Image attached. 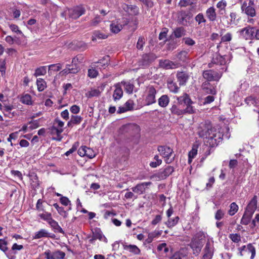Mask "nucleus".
<instances>
[{
	"instance_id": "nucleus-8",
	"label": "nucleus",
	"mask_w": 259,
	"mask_h": 259,
	"mask_svg": "<svg viewBox=\"0 0 259 259\" xmlns=\"http://www.w3.org/2000/svg\"><path fill=\"white\" fill-rule=\"evenodd\" d=\"M44 254L46 259H63L65 255V252L62 251L56 250L52 252L49 249L45 251Z\"/></svg>"
},
{
	"instance_id": "nucleus-60",
	"label": "nucleus",
	"mask_w": 259,
	"mask_h": 259,
	"mask_svg": "<svg viewBox=\"0 0 259 259\" xmlns=\"http://www.w3.org/2000/svg\"><path fill=\"white\" fill-rule=\"evenodd\" d=\"M98 75V71L95 69H89L88 70V75L91 78H95Z\"/></svg>"
},
{
	"instance_id": "nucleus-32",
	"label": "nucleus",
	"mask_w": 259,
	"mask_h": 259,
	"mask_svg": "<svg viewBox=\"0 0 259 259\" xmlns=\"http://www.w3.org/2000/svg\"><path fill=\"white\" fill-rule=\"evenodd\" d=\"M124 87V90L128 94H132L133 92L134 85L130 82L122 81L121 82Z\"/></svg>"
},
{
	"instance_id": "nucleus-9",
	"label": "nucleus",
	"mask_w": 259,
	"mask_h": 259,
	"mask_svg": "<svg viewBox=\"0 0 259 259\" xmlns=\"http://www.w3.org/2000/svg\"><path fill=\"white\" fill-rule=\"evenodd\" d=\"M203 76L208 81H218L222 77V73H219L213 70H206L203 72Z\"/></svg>"
},
{
	"instance_id": "nucleus-36",
	"label": "nucleus",
	"mask_w": 259,
	"mask_h": 259,
	"mask_svg": "<svg viewBox=\"0 0 259 259\" xmlns=\"http://www.w3.org/2000/svg\"><path fill=\"white\" fill-rule=\"evenodd\" d=\"M20 102L27 105H32V101L30 95L26 94L22 96L20 98Z\"/></svg>"
},
{
	"instance_id": "nucleus-26",
	"label": "nucleus",
	"mask_w": 259,
	"mask_h": 259,
	"mask_svg": "<svg viewBox=\"0 0 259 259\" xmlns=\"http://www.w3.org/2000/svg\"><path fill=\"white\" fill-rule=\"evenodd\" d=\"M123 248L135 254H139L140 253V249L135 245H124Z\"/></svg>"
},
{
	"instance_id": "nucleus-53",
	"label": "nucleus",
	"mask_w": 259,
	"mask_h": 259,
	"mask_svg": "<svg viewBox=\"0 0 259 259\" xmlns=\"http://www.w3.org/2000/svg\"><path fill=\"white\" fill-rule=\"evenodd\" d=\"M229 238L232 241L235 243H238L241 241L240 235L238 234H231L229 235Z\"/></svg>"
},
{
	"instance_id": "nucleus-10",
	"label": "nucleus",
	"mask_w": 259,
	"mask_h": 259,
	"mask_svg": "<svg viewBox=\"0 0 259 259\" xmlns=\"http://www.w3.org/2000/svg\"><path fill=\"white\" fill-rule=\"evenodd\" d=\"M241 10L242 13L249 17L253 18L256 16V11L254 7L247 6L246 2H244L241 5Z\"/></svg>"
},
{
	"instance_id": "nucleus-13",
	"label": "nucleus",
	"mask_w": 259,
	"mask_h": 259,
	"mask_svg": "<svg viewBox=\"0 0 259 259\" xmlns=\"http://www.w3.org/2000/svg\"><path fill=\"white\" fill-rule=\"evenodd\" d=\"M109 57L106 56L103 59L100 60L98 62H94L92 65L95 68H97L100 69H105L108 65Z\"/></svg>"
},
{
	"instance_id": "nucleus-40",
	"label": "nucleus",
	"mask_w": 259,
	"mask_h": 259,
	"mask_svg": "<svg viewBox=\"0 0 259 259\" xmlns=\"http://www.w3.org/2000/svg\"><path fill=\"white\" fill-rule=\"evenodd\" d=\"M238 210V206L235 202H232L230 205V209L228 213L230 215H234Z\"/></svg>"
},
{
	"instance_id": "nucleus-58",
	"label": "nucleus",
	"mask_w": 259,
	"mask_h": 259,
	"mask_svg": "<svg viewBox=\"0 0 259 259\" xmlns=\"http://www.w3.org/2000/svg\"><path fill=\"white\" fill-rule=\"evenodd\" d=\"M224 211L221 209H219L215 214V219L217 220H220L224 218Z\"/></svg>"
},
{
	"instance_id": "nucleus-34",
	"label": "nucleus",
	"mask_w": 259,
	"mask_h": 259,
	"mask_svg": "<svg viewBox=\"0 0 259 259\" xmlns=\"http://www.w3.org/2000/svg\"><path fill=\"white\" fill-rule=\"evenodd\" d=\"M38 216L41 219H42L44 221H47L48 222L52 219V215L51 213L47 212L46 211L38 213Z\"/></svg>"
},
{
	"instance_id": "nucleus-38",
	"label": "nucleus",
	"mask_w": 259,
	"mask_h": 259,
	"mask_svg": "<svg viewBox=\"0 0 259 259\" xmlns=\"http://www.w3.org/2000/svg\"><path fill=\"white\" fill-rule=\"evenodd\" d=\"M49 236V233L45 229H41L35 233L34 239H39L42 237H47Z\"/></svg>"
},
{
	"instance_id": "nucleus-2",
	"label": "nucleus",
	"mask_w": 259,
	"mask_h": 259,
	"mask_svg": "<svg viewBox=\"0 0 259 259\" xmlns=\"http://www.w3.org/2000/svg\"><path fill=\"white\" fill-rule=\"evenodd\" d=\"M85 9L82 6H76L72 9H68L62 13V16H64V14H68L69 18L72 19H76L80 16L84 14Z\"/></svg>"
},
{
	"instance_id": "nucleus-51",
	"label": "nucleus",
	"mask_w": 259,
	"mask_h": 259,
	"mask_svg": "<svg viewBox=\"0 0 259 259\" xmlns=\"http://www.w3.org/2000/svg\"><path fill=\"white\" fill-rule=\"evenodd\" d=\"M50 134L52 135H61L63 132V130H59L56 128V126H52L49 128Z\"/></svg>"
},
{
	"instance_id": "nucleus-48",
	"label": "nucleus",
	"mask_w": 259,
	"mask_h": 259,
	"mask_svg": "<svg viewBox=\"0 0 259 259\" xmlns=\"http://www.w3.org/2000/svg\"><path fill=\"white\" fill-rule=\"evenodd\" d=\"M64 125V122L61 121L60 119L56 118L55 119L53 126H56V128L59 130H63V126Z\"/></svg>"
},
{
	"instance_id": "nucleus-44",
	"label": "nucleus",
	"mask_w": 259,
	"mask_h": 259,
	"mask_svg": "<svg viewBox=\"0 0 259 259\" xmlns=\"http://www.w3.org/2000/svg\"><path fill=\"white\" fill-rule=\"evenodd\" d=\"M47 73V68L46 66H42L37 68L35 70L34 75L37 77L40 75H44Z\"/></svg>"
},
{
	"instance_id": "nucleus-52",
	"label": "nucleus",
	"mask_w": 259,
	"mask_h": 259,
	"mask_svg": "<svg viewBox=\"0 0 259 259\" xmlns=\"http://www.w3.org/2000/svg\"><path fill=\"white\" fill-rule=\"evenodd\" d=\"M197 153V149L196 147H193L192 150L189 153V162L190 163L193 159Z\"/></svg>"
},
{
	"instance_id": "nucleus-42",
	"label": "nucleus",
	"mask_w": 259,
	"mask_h": 259,
	"mask_svg": "<svg viewBox=\"0 0 259 259\" xmlns=\"http://www.w3.org/2000/svg\"><path fill=\"white\" fill-rule=\"evenodd\" d=\"M188 53L186 51H182L179 52L177 55V58L178 59L182 62H185L187 59Z\"/></svg>"
},
{
	"instance_id": "nucleus-37",
	"label": "nucleus",
	"mask_w": 259,
	"mask_h": 259,
	"mask_svg": "<svg viewBox=\"0 0 259 259\" xmlns=\"http://www.w3.org/2000/svg\"><path fill=\"white\" fill-rule=\"evenodd\" d=\"M107 35L99 31H95L93 35L92 36V40L95 41L97 38L98 39H106Z\"/></svg>"
},
{
	"instance_id": "nucleus-29",
	"label": "nucleus",
	"mask_w": 259,
	"mask_h": 259,
	"mask_svg": "<svg viewBox=\"0 0 259 259\" xmlns=\"http://www.w3.org/2000/svg\"><path fill=\"white\" fill-rule=\"evenodd\" d=\"M156 57L153 54H146L143 55V64H148L155 59Z\"/></svg>"
},
{
	"instance_id": "nucleus-3",
	"label": "nucleus",
	"mask_w": 259,
	"mask_h": 259,
	"mask_svg": "<svg viewBox=\"0 0 259 259\" xmlns=\"http://www.w3.org/2000/svg\"><path fill=\"white\" fill-rule=\"evenodd\" d=\"M158 151L160 154L163 156L166 163H170L174 160L173 150L170 147L165 146H160L158 147Z\"/></svg>"
},
{
	"instance_id": "nucleus-17",
	"label": "nucleus",
	"mask_w": 259,
	"mask_h": 259,
	"mask_svg": "<svg viewBox=\"0 0 259 259\" xmlns=\"http://www.w3.org/2000/svg\"><path fill=\"white\" fill-rule=\"evenodd\" d=\"M206 16L210 21H214L217 18L215 9L213 7L208 8L206 11Z\"/></svg>"
},
{
	"instance_id": "nucleus-61",
	"label": "nucleus",
	"mask_w": 259,
	"mask_h": 259,
	"mask_svg": "<svg viewBox=\"0 0 259 259\" xmlns=\"http://www.w3.org/2000/svg\"><path fill=\"white\" fill-rule=\"evenodd\" d=\"M183 40L186 45L189 46H193L195 44V41L190 37H185Z\"/></svg>"
},
{
	"instance_id": "nucleus-28",
	"label": "nucleus",
	"mask_w": 259,
	"mask_h": 259,
	"mask_svg": "<svg viewBox=\"0 0 259 259\" xmlns=\"http://www.w3.org/2000/svg\"><path fill=\"white\" fill-rule=\"evenodd\" d=\"M227 2L225 1L219 2L217 4V7L219 9V12L220 15H224L226 13V7Z\"/></svg>"
},
{
	"instance_id": "nucleus-12",
	"label": "nucleus",
	"mask_w": 259,
	"mask_h": 259,
	"mask_svg": "<svg viewBox=\"0 0 259 259\" xmlns=\"http://www.w3.org/2000/svg\"><path fill=\"white\" fill-rule=\"evenodd\" d=\"M79 70V66H72V64H67L66 68L62 70L60 73L62 75H66L69 73H77Z\"/></svg>"
},
{
	"instance_id": "nucleus-56",
	"label": "nucleus",
	"mask_w": 259,
	"mask_h": 259,
	"mask_svg": "<svg viewBox=\"0 0 259 259\" xmlns=\"http://www.w3.org/2000/svg\"><path fill=\"white\" fill-rule=\"evenodd\" d=\"M232 34L230 32H228L222 37L221 41L223 42H229L232 40Z\"/></svg>"
},
{
	"instance_id": "nucleus-62",
	"label": "nucleus",
	"mask_w": 259,
	"mask_h": 259,
	"mask_svg": "<svg viewBox=\"0 0 259 259\" xmlns=\"http://www.w3.org/2000/svg\"><path fill=\"white\" fill-rule=\"evenodd\" d=\"M192 103H189L186 104L187 107L184 110L185 113H188L189 114H192L195 112V110L193 109V106L191 105Z\"/></svg>"
},
{
	"instance_id": "nucleus-20",
	"label": "nucleus",
	"mask_w": 259,
	"mask_h": 259,
	"mask_svg": "<svg viewBox=\"0 0 259 259\" xmlns=\"http://www.w3.org/2000/svg\"><path fill=\"white\" fill-rule=\"evenodd\" d=\"M202 88L203 91L207 94L214 95L216 93L215 89L208 82L203 83Z\"/></svg>"
},
{
	"instance_id": "nucleus-46",
	"label": "nucleus",
	"mask_w": 259,
	"mask_h": 259,
	"mask_svg": "<svg viewBox=\"0 0 259 259\" xmlns=\"http://www.w3.org/2000/svg\"><path fill=\"white\" fill-rule=\"evenodd\" d=\"M170 110L172 113L177 115H181L185 113L184 110L179 109L176 105H173Z\"/></svg>"
},
{
	"instance_id": "nucleus-5",
	"label": "nucleus",
	"mask_w": 259,
	"mask_h": 259,
	"mask_svg": "<svg viewBox=\"0 0 259 259\" xmlns=\"http://www.w3.org/2000/svg\"><path fill=\"white\" fill-rule=\"evenodd\" d=\"M174 170L173 167L168 166L162 171L151 176L150 179H155L156 180H164L171 175Z\"/></svg>"
},
{
	"instance_id": "nucleus-19",
	"label": "nucleus",
	"mask_w": 259,
	"mask_h": 259,
	"mask_svg": "<svg viewBox=\"0 0 259 259\" xmlns=\"http://www.w3.org/2000/svg\"><path fill=\"white\" fill-rule=\"evenodd\" d=\"M177 99L180 104L193 103L189 95L186 93H184L182 96L177 97Z\"/></svg>"
},
{
	"instance_id": "nucleus-64",
	"label": "nucleus",
	"mask_w": 259,
	"mask_h": 259,
	"mask_svg": "<svg viewBox=\"0 0 259 259\" xmlns=\"http://www.w3.org/2000/svg\"><path fill=\"white\" fill-rule=\"evenodd\" d=\"M85 156L90 158H93L95 156V154L92 149L87 147L86 149Z\"/></svg>"
},
{
	"instance_id": "nucleus-15",
	"label": "nucleus",
	"mask_w": 259,
	"mask_h": 259,
	"mask_svg": "<svg viewBox=\"0 0 259 259\" xmlns=\"http://www.w3.org/2000/svg\"><path fill=\"white\" fill-rule=\"evenodd\" d=\"M257 197L256 195H254L248 204L245 210L250 212L251 213H254L257 208Z\"/></svg>"
},
{
	"instance_id": "nucleus-30",
	"label": "nucleus",
	"mask_w": 259,
	"mask_h": 259,
	"mask_svg": "<svg viewBox=\"0 0 259 259\" xmlns=\"http://www.w3.org/2000/svg\"><path fill=\"white\" fill-rule=\"evenodd\" d=\"M14 109V107L13 105H9L4 106V111L7 113V115L10 118L14 117L16 114L15 112H12Z\"/></svg>"
},
{
	"instance_id": "nucleus-11",
	"label": "nucleus",
	"mask_w": 259,
	"mask_h": 259,
	"mask_svg": "<svg viewBox=\"0 0 259 259\" xmlns=\"http://www.w3.org/2000/svg\"><path fill=\"white\" fill-rule=\"evenodd\" d=\"M190 246L193 250V253L197 255L201 250L203 243L200 240L193 238L190 243Z\"/></svg>"
},
{
	"instance_id": "nucleus-50",
	"label": "nucleus",
	"mask_w": 259,
	"mask_h": 259,
	"mask_svg": "<svg viewBox=\"0 0 259 259\" xmlns=\"http://www.w3.org/2000/svg\"><path fill=\"white\" fill-rule=\"evenodd\" d=\"M62 68V65L60 63L52 64L49 66V70L58 71Z\"/></svg>"
},
{
	"instance_id": "nucleus-59",
	"label": "nucleus",
	"mask_w": 259,
	"mask_h": 259,
	"mask_svg": "<svg viewBox=\"0 0 259 259\" xmlns=\"http://www.w3.org/2000/svg\"><path fill=\"white\" fill-rule=\"evenodd\" d=\"M124 105L125 106L126 109L128 111L132 110L134 109V103L133 100H128Z\"/></svg>"
},
{
	"instance_id": "nucleus-6",
	"label": "nucleus",
	"mask_w": 259,
	"mask_h": 259,
	"mask_svg": "<svg viewBox=\"0 0 259 259\" xmlns=\"http://www.w3.org/2000/svg\"><path fill=\"white\" fill-rule=\"evenodd\" d=\"M147 95L145 101L147 105H151L156 102L155 95L157 91L153 86H149L147 88Z\"/></svg>"
},
{
	"instance_id": "nucleus-16",
	"label": "nucleus",
	"mask_w": 259,
	"mask_h": 259,
	"mask_svg": "<svg viewBox=\"0 0 259 259\" xmlns=\"http://www.w3.org/2000/svg\"><path fill=\"white\" fill-rule=\"evenodd\" d=\"M204 254L203 255V257L204 259H211L213 254V250L212 247L210 243L208 241L206 244L205 247L204 248Z\"/></svg>"
},
{
	"instance_id": "nucleus-43",
	"label": "nucleus",
	"mask_w": 259,
	"mask_h": 259,
	"mask_svg": "<svg viewBox=\"0 0 259 259\" xmlns=\"http://www.w3.org/2000/svg\"><path fill=\"white\" fill-rule=\"evenodd\" d=\"M45 208L46 207L43 204L42 201L40 199H38L36 205V209L38 211V212L40 213L45 211Z\"/></svg>"
},
{
	"instance_id": "nucleus-14",
	"label": "nucleus",
	"mask_w": 259,
	"mask_h": 259,
	"mask_svg": "<svg viewBox=\"0 0 259 259\" xmlns=\"http://www.w3.org/2000/svg\"><path fill=\"white\" fill-rule=\"evenodd\" d=\"M177 80L179 82L180 85H184L189 79V75L184 71L178 72L177 74Z\"/></svg>"
},
{
	"instance_id": "nucleus-23",
	"label": "nucleus",
	"mask_w": 259,
	"mask_h": 259,
	"mask_svg": "<svg viewBox=\"0 0 259 259\" xmlns=\"http://www.w3.org/2000/svg\"><path fill=\"white\" fill-rule=\"evenodd\" d=\"M241 34L246 39L251 37L254 32L253 28L246 27L241 30Z\"/></svg>"
},
{
	"instance_id": "nucleus-1",
	"label": "nucleus",
	"mask_w": 259,
	"mask_h": 259,
	"mask_svg": "<svg viewBox=\"0 0 259 259\" xmlns=\"http://www.w3.org/2000/svg\"><path fill=\"white\" fill-rule=\"evenodd\" d=\"M199 136L205 139L210 147H214L221 141V134L218 133L215 128L209 123L202 124L198 132Z\"/></svg>"
},
{
	"instance_id": "nucleus-27",
	"label": "nucleus",
	"mask_w": 259,
	"mask_h": 259,
	"mask_svg": "<svg viewBox=\"0 0 259 259\" xmlns=\"http://www.w3.org/2000/svg\"><path fill=\"white\" fill-rule=\"evenodd\" d=\"M186 30L183 27H179L174 30L173 34L176 38H180L186 34Z\"/></svg>"
},
{
	"instance_id": "nucleus-63",
	"label": "nucleus",
	"mask_w": 259,
	"mask_h": 259,
	"mask_svg": "<svg viewBox=\"0 0 259 259\" xmlns=\"http://www.w3.org/2000/svg\"><path fill=\"white\" fill-rule=\"evenodd\" d=\"M93 235L94 236L96 240L99 239L100 240H102L103 237V234L99 230H95V232H93Z\"/></svg>"
},
{
	"instance_id": "nucleus-24",
	"label": "nucleus",
	"mask_w": 259,
	"mask_h": 259,
	"mask_svg": "<svg viewBox=\"0 0 259 259\" xmlns=\"http://www.w3.org/2000/svg\"><path fill=\"white\" fill-rule=\"evenodd\" d=\"M158 103L160 107H166L169 103V98L167 95H163L158 99Z\"/></svg>"
},
{
	"instance_id": "nucleus-21",
	"label": "nucleus",
	"mask_w": 259,
	"mask_h": 259,
	"mask_svg": "<svg viewBox=\"0 0 259 259\" xmlns=\"http://www.w3.org/2000/svg\"><path fill=\"white\" fill-rule=\"evenodd\" d=\"M82 120V118L80 116L72 115L70 121L67 123L69 127H72L74 124H79Z\"/></svg>"
},
{
	"instance_id": "nucleus-22",
	"label": "nucleus",
	"mask_w": 259,
	"mask_h": 259,
	"mask_svg": "<svg viewBox=\"0 0 259 259\" xmlns=\"http://www.w3.org/2000/svg\"><path fill=\"white\" fill-rule=\"evenodd\" d=\"M253 214V213L245 210L241 219V223L244 225H248L250 222Z\"/></svg>"
},
{
	"instance_id": "nucleus-7",
	"label": "nucleus",
	"mask_w": 259,
	"mask_h": 259,
	"mask_svg": "<svg viewBox=\"0 0 259 259\" xmlns=\"http://www.w3.org/2000/svg\"><path fill=\"white\" fill-rule=\"evenodd\" d=\"M152 184L151 182H146L140 183L136 185L135 187L131 188L133 192L138 194H143L144 193L149 187Z\"/></svg>"
},
{
	"instance_id": "nucleus-47",
	"label": "nucleus",
	"mask_w": 259,
	"mask_h": 259,
	"mask_svg": "<svg viewBox=\"0 0 259 259\" xmlns=\"http://www.w3.org/2000/svg\"><path fill=\"white\" fill-rule=\"evenodd\" d=\"M146 42V40L144 37L140 36L139 37L138 42L137 43L136 47L138 50H142L143 46Z\"/></svg>"
},
{
	"instance_id": "nucleus-45",
	"label": "nucleus",
	"mask_w": 259,
	"mask_h": 259,
	"mask_svg": "<svg viewBox=\"0 0 259 259\" xmlns=\"http://www.w3.org/2000/svg\"><path fill=\"white\" fill-rule=\"evenodd\" d=\"M246 251L248 253H251L250 259H253L255 255V247L251 244H248L247 245Z\"/></svg>"
},
{
	"instance_id": "nucleus-35",
	"label": "nucleus",
	"mask_w": 259,
	"mask_h": 259,
	"mask_svg": "<svg viewBox=\"0 0 259 259\" xmlns=\"http://www.w3.org/2000/svg\"><path fill=\"white\" fill-rule=\"evenodd\" d=\"M37 90L39 92L43 91L47 88L46 81L42 78H38L36 80Z\"/></svg>"
},
{
	"instance_id": "nucleus-25",
	"label": "nucleus",
	"mask_w": 259,
	"mask_h": 259,
	"mask_svg": "<svg viewBox=\"0 0 259 259\" xmlns=\"http://www.w3.org/2000/svg\"><path fill=\"white\" fill-rule=\"evenodd\" d=\"M115 90L114 91L113 97L114 100L120 99L123 95V91L119 84L115 85Z\"/></svg>"
},
{
	"instance_id": "nucleus-57",
	"label": "nucleus",
	"mask_w": 259,
	"mask_h": 259,
	"mask_svg": "<svg viewBox=\"0 0 259 259\" xmlns=\"http://www.w3.org/2000/svg\"><path fill=\"white\" fill-rule=\"evenodd\" d=\"M7 242L4 239H0V249L4 252L8 250Z\"/></svg>"
},
{
	"instance_id": "nucleus-4",
	"label": "nucleus",
	"mask_w": 259,
	"mask_h": 259,
	"mask_svg": "<svg viewBox=\"0 0 259 259\" xmlns=\"http://www.w3.org/2000/svg\"><path fill=\"white\" fill-rule=\"evenodd\" d=\"M128 23L127 19L122 18L112 21L110 24V28L112 32L117 33L122 29L123 27Z\"/></svg>"
},
{
	"instance_id": "nucleus-39",
	"label": "nucleus",
	"mask_w": 259,
	"mask_h": 259,
	"mask_svg": "<svg viewBox=\"0 0 259 259\" xmlns=\"http://www.w3.org/2000/svg\"><path fill=\"white\" fill-rule=\"evenodd\" d=\"M160 65L162 67L166 69H172L176 66V64L169 60H164L160 63Z\"/></svg>"
},
{
	"instance_id": "nucleus-18",
	"label": "nucleus",
	"mask_w": 259,
	"mask_h": 259,
	"mask_svg": "<svg viewBox=\"0 0 259 259\" xmlns=\"http://www.w3.org/2000/svg\"><path fill=\"white\" fill-rule=\"evenodd\" d=\"M225 57L226 56H222L219 54H215L212 58V63L220 65H225L226 63Z\"/></svg>"
},
{
	"instance_id": "nucleus-41",
	"label": "nucleus",
	"mask_w": 259,
	"mask_h": 259,
	"mask_svg": "<svg viewBox=\"0 0 259 259\" xmlns=\"http://www.w3.org/2000/svg\"><path fill=\"white\" fill-rule=\"evenodd\" d=\"M167 86L170 92L174 93H177L178 92L179 88L176 82L173 81L168 82Z\"/></svg>"
},
{
	"instance_id": "nucleus-55",
	"label": "nucleus",
	"mask_w": 259,
	"mask_h": 259,
	"mask_svg": "<svg viewBox=\"0 0 259 259\" xmlns=\"http://www.w3.org/2000/svg\"><path fill=\"white\" fill-rule=\"evenodd\" d=\"M100 93V91L98 89H91V90L88 92L89 97L99 96Z\"/></svg>"
},
{
	"instance_id": "nucleus-54",
	"label": "nucleus",
	"mask_w": 259,
	"mask_h": 259,
	"mask_svg": "<svg viewBox=\"0 0 259 259\" xmlns=\"http://www.w3.org/2000/svg\"><path fill=\"white\" fill-rule=\"evenodd\" d=\"M195 19L197 22H198V24H200L201 23H205L206 20L205 19L203 14L199 13L197 15L195 18Z\"/></svg>"
},
{
	"instance_id": "nucleus-31",
	"label": "nucleus",
	"mask_w": 259,
	"mask_h": 259,
	"mask_svg": "<svg viewBox=\"0 0 259 259\" xmlns=\"http://www.w3.org/2000/svg\"><path fill=\"white\" fill-rule=\"evenodd\" d=\"M48 223L55 231H57L60 233L63 232L62 228L58 225V223L53 218L50 221H49Z\"/></svg>"
},
{
	"instance_id": "nucleus-49",
	"label": "nucleus",
	"mask_w": 259,
	"mask_h": 259,
	"mask_svg": "<svg viewBox=\"0 0 259 259\" xmlns=\"http://www.w3.org/2000/svg\"><path fill=\"white\" fill-rule=\"evenodd\" d=\"M154 159L155 161L151 162L150 163V165L152 167H156L157 166L161 164L162 160L159 158V156L158 155H155Z\"/></svg>"
},
{
	"instance_id": "nucleus-33",
	"label": "nucleus",
	"mask_w": 259,
	"mask_h": 259,
	"mask_svg": "<svg viewBox=\"0 0 259 259\" xmlns=\"http://www.w3.org/2000/svg\"><path fill=\"white\" fill-rule=\"evenodd\" d=\"M179 219H180L178 216H177L173 219L169 218L167 221L165 223V224L167 226V227L170 228L175 226L178 223Z\"/></svg>"
}]
</instances>
